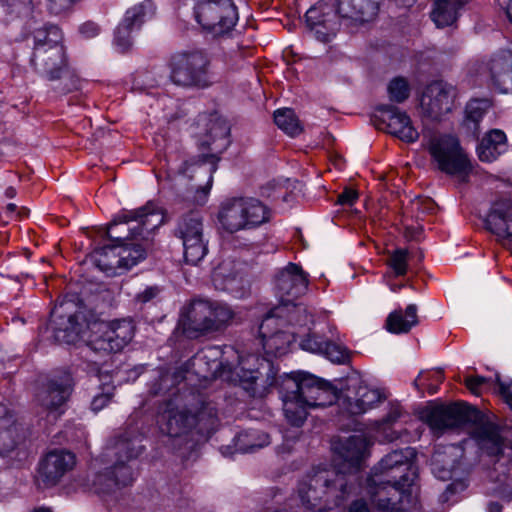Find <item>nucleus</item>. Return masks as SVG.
Masks as SVG:
<instances>
[{
  "label": "nucleus",
  "mask_w": 512,
  "mask_h": 512,
  "mask_svg": "<svg viewBox=\"0 0 512 512\" xmlns=\"http://www.w3.org/2000/svg\"><path fill=\"white\" fill-rule=\"evenodd\" d=\"M257 361L254 355L240 358L232 347L222 352L219 347L211 346L193 357L192 366L199 376L220 378L241 387L251 397H262L265 387L258 384L260 373L257 368H253Z\"/></svg>",
  "instance_id": "20e7f679"
},
{
  "label": "nucleus",
  "mask_w": 512,
  "mask_h": 512,
  "mask_svg": "<svg viewBox=\"0 0 512 512\" xmlns=\"http://www.w3.org/2000/svg\"><path fill=\"white\" fill-rule=\"evenodd\" d=\"M74 454L66 450H53L40 463L39 475L47 486H54L75 466Z\"/></svg>",
  "instance_id": "bb28decb"
},
{
  "label": "nucleus",
  "mask_w": 512,
  "mask_h": 512,
  "mask_svg": "<svg viewBox=\"0 0 512 512\" xmlns=\"http://www.w3.org/2000/svg\"><path fill=\"white\" fill-rule=\"evenodd\" d=\"M73 380L69 373H63L49 379L40 390L37 400L47 410H56L62 406L71 394Z\"/></svg>",
  "instance_id": "7c9ffc66"
},
{
  "label": "nucleus",
  "mask_w": 512,
  "mask_h": 512,
  "mask_svg": "<svg viewBox=\"0 0 512 512\" xmlns=\"http://www.w3.org/2000/svg\"><path fill=\"white\" fill-rule=\"evenodd\" d=\"M270 314L277 317L286 329L296 332V339L310 332L313 324V316L307 307L290 299L272 309Z\"/></svg>",
  "instance_id": "a878e982"
},
{
  "label": "nucleus",
  "mask_w": 512,
  "mask_h": 512,
  "mask_svg": "<svg viewBox=\"0 0 512 512\" xmlns=\"http://www.w3.org/2000/svg\"><path fill=\"white\" fill-rule=\"evenodd\" d=\"M466 488L467 483L464 479H453V481L447 486L445 492L443 493L442 500L448 501L451 495L462 492Z\"/></svg>",
  "instance_id": "3c124183"
},
{
  "label": "nucleus",
  "mask_w": 512,
  "mask_h": 512,
  "mask_svg": "<svg viewBox=\"0 0 512 512\" xmlns=\"http://www.w3.org/2000/svg\"><path fill=\"white\" fill-rule=\"evenodd\" d=\"M81 314L73 301L59 302L51 312L50 324L55 338L67 344L74 343L81 333Z\"/></svg>",
  "instance_id": "412c9836"
},
{
  "label": "nucleus",
  "mask_w": 512,
  "mask_h": 512,
  "mask_svg": "<svg viewBox=\"0 0 512 512\" xmlns=\"http://www.w3.org/2000/svg\"><path fill=\"white\" fill-rule=\"evenodd\" d=\"M158 294L157 287H147L143 292L139 293L136 297L137 301L146 303L155 298Z\"/></svg>",
  "instance_id": "bf43d9fd"
},
{
  "label": "nucleus",
  "mask_w": 512,
  "mask_h": 512,
  "mask_svg": "<svg viewBox=\"0 0 512 512\" xmlns=\"http://www.w3.org/2000/svg\"><path fill=\"white\" fill-rule=\"evenodd\" d=\"M485 224L504 246H512V201L495 203L486 216Z\"/></svg>",
  "instance_id": "c85d7f7f"
},
{
  "label": "nucleus",
  "mask_w": 512,
  "mask_h": 512,
  "mask_svg": "<svg viewBox=\"0 0 512 512\" xmlns=\"http://www.w3.org/2000/svg\"><path fill=\"white\" fill-rule=\"evenodd\" d=\"M380 0H337V13L343 19L366 22L373 19Z\"/></svg>",
  "instance_id": "72a5a7b5"
},
{
  "label": "nucleus",
  "mask_w": 512,
  "mask_h": 512,
  "mask_svg": "<svg viewBox=\"0 0 512 512\" xmlns=\"http://www.w3.org/2000/svg\"><path fill=\"white\" fill-rule=\"evenodd\" d=\"M202 217L197 211L183 215L176 228V236L182 240L184 258L187 263L196 265L207 253Z\"/></svg>",
  "instance_id": "2eb2a0df"
},
{
  "label": "nucleus",
  "mask_w": 512,
  "mask_h": 512,
  "mask_svg": "<svg viewBox=\"0 0 512 512\" xmlns=\"http://www.w3.org/2000/svg\"><path fill=\"white\" fill-rule=\"evenodd\" d=\"M259 334L263 349L268 356L280 357L288 353L296 341V332L286 329L278 318L270 313L262 320Z\"/></svg>",
  "instance_id": "aec40b11"
},
{
  "label": "nucleus",
  "mask_w": 512,
  "mask_h": 512,
  "mask_svg": "<svg viewBox=\"0 0 512 512\" xmlns=\"http://www.w3.org/2000/svg\"><path fill=\"white\" fill-rule=\"evenodd\" d=\"M468 2V0H436L434 9L431 13L432 20L437 27H446L453 24L459 10Z\"/></svg>",
  "instance_id": "58836bf2"
},
{
  "label": "nucleus",
  "mask_w": 512,
  "mask_h": 512,
  "mask_svg": "<svg viewBox=\"0 0 512 512\" xmlns=\"http://www.w3.org/2000/svg\"><path fill=\"white\" fill-rule=\"evenodd\" d=\"M134 326L131 320L122 319L97 325L88 346L95 352L112 353L121 351L133 338Z\"/></svg>",
  "instance_id": "dca6fc26"
},
{
  "label": "nucleus",
  "mask_w": 512,
  "mask_h": 512,
  "mask_svg": "<svg viewBox=\"0 0 512 512\" xmlns=\"http://www.w3.org/2000/svg\"><path fill=\"white\" fill-rule=\"evenodd\" d=\"M506 13H507L509 20L512 22V0L507 5Z\"/></svg>",
  "instance_id": "e2e57ef3"
},
{
  "label": "nucleus",
  "mask_w": 512,
  "mask_h": 512,
  "mask_svg": "<svg viewBox=\"0 0 512 512\" xmlns=\"http://www.w3.org/2000/svg\"><path fill=\"white\" fill-rule=\"evenodd\" d=\"M270 443L268 434L257 430L240 433L235 439L236 450L242 453L254 452Z\"/></svg>",
  "instance_id": "a19ab883"
},
{
  "label": "nucleus",
  "mask_w": 512,
  "mask_h": 512,
  "mask_svg": "<svg viewBox=\"0 0 512 512\" xmlns=\"http://www.w3.org/2000/svg\"><path fill=\"white\" fill-rule=\"evenodd\" d=\"M113 387L107 385L105 391L102 394L95 395L91 402V408L93 411L98 412L102 410L111 400Z\"/></svg>",
  "instance_id": "8fccbe9b"
},
{
  "label": "nucleus",
  "mask_w": 512,
  "mask_h": 512,
  "mask_svg": "<svg viewBox=\"0 0 512 512\" xmlns=\"http://www.w3.org/2000/svg\"><path fill=\"white\" fill-rule=\"evenodd\" d=\"M457 96L456 88L444 81H434L427 85L420 99L424 115L432 120H440L450 113Z\"/></svg>",
  "instance_id": "6ab92c4d"
},
{
  "label": "nucleus",
  "mask_w": 512,
  "mask_h": 512,
  "mask_svg": "<svg viewBox=\"0 0 512 512\" xmlns=\"http://www.w3.org/2000/svg\"><path fill=\"white\" fill-rule=\"evenodd\" d=\"M423 377V372H420V374L418 375V377L414 380L413 382V385L418 388L419 387V381L421 380V378Z\"/></svg>",
  "instance_id": "69168bd1"
},
{
  "label": "nucleus",
  "mask_w": 512,
  "mask_h": 512,
  "mask_svg": "<svg viewBox=\"0 0 512 512\" xmlns=\"http://www.w3.org/2000/svg\"><path fill=\"white\" fill-rule=\"evenodd\" d=\"M135 222L129 228L130 234L125 238L118 237L120 273L129 270L146 257L147 249L151 244V233L166 222V214L163 208L153 202L145 206L125 211L119 214L109 225L108 237L112 239L110 229L119 223Z\"/></svg>",
  "instance_id": "39448f33"
},
{
  "label": "nucleus",
  "mask_w": 512,
  "mask_h": 512,
  "mask_svg": "<svg viewBox=\"0 0 512 512\" xmlns=\"http://www.w3.org/2000/svg\"><path fill=\"white\" fill-rule=\"evenodd\" d=\"M218 219L222 227L230 232L253 229L270 219L268 208L253 197H237L221 204Z\"/></svg>",
  "instance_id": "9d476101"
},
{
  "label": "nucleus",
  "mask_w": 512,
  "mask_h": 512,
  "mask_svg": "<svg viewBox=\"0 0 512 512\" xmlns=\"http://www.w3.org/2000/svg\"><path fill=\"white\" fill-rule=\"evenodd\" d=\"M378 113L380 120L386 124L390 134L407 143L418 140L419 133L405 112L395 106L384 105L378 108Z\"/></svg>",
  "instance_id": "cd10ccee"
},
{
  "label": "nucleus",
  "mask_w": 512,
  "mask_h": 512,
  "mask_svg": "<svg viewBox=\"0 0 512 512\" xmlns=\"http://www.w3.org/2000/svg\"><path fill=\"white\" fill-rule=\"evenodd\" d=\"M489 70L493 85L502 93H512V52L504 50L495 54Z\"/></svg>",
  "instance_id": "473e14b6"
},
{
  "label": "nucleus",
  "mask_w": 512,
  "mask_h": 512,
  "mask_svg": "<svg viewBox=\"0 0 512 512\" xmlns=\"http://www.w3.org/2000/svg\"><path fill=\"white\" fill-rule=\"evenodd\" d=\"M20 6H21V4H20L19 2H17V3H13V4L11 5V11H10V12H11V13H12V12H19V8H20Z\"/></svg>",
  "instance_id": "0e129e2a"
},
{
  "label": "nucleus",
  "mask_w": 512,
  "mask_h": 512,
  "mask_svg": "<svg viewBox=\"0 0 512 512\" xmlns=\"http://www.w3.org/2000/svg\"><path fill=\"white\" fill-rule=\"evenodd\" d=\"M403 415V409L398 403H390L388 411L382 419L374 422L373 428L379 436L385 441H394L399 438V434L393 430V425Z\"/></svg>",
  "instance_id": "ea45409f"
},
{
  "label": "nucleus",
  "mask_w": 512,
  "mask_h": 512,
  "mask_svg": "<svg viewBox=\"0 0 512 512\" xmlns=\"http://www.w3.org/2000/svg\"><path fill=\"white\" fill-rule=\"evenodd\" d=\"M234 267L228 261L219 264L212 273V282L217 290L226 291L235 298H242L248 293L249 283Z\"/></svg>",
  "instance_id": "c756f323"
},
{
  "label": "nucleus",
  "mask_w": 512,
  "mask_h": 512,
  "mask_svg": "<svg viewBox=\"0 0 512 512\" xmlns=\"http://www.w3.org/2000/svg\"><path fill=\"white\" fill-rule=\"evenodd\" d=\"M459 450L455 446L448 447L445 451H436L432 457V472L440 480L453 479L457 473L459 462L456 457L459 456Z\"/></svg>",
  "instance_id": "f704fd0d"
},
{
  "label": "nucleus",
  "mask_w": 512,
  "mask_h": 512,
  "mask_svg": "<svg viewBox=\"0 0 512 512\" xmlns=\"http://www.w3.org/2000/svg\"><path fill=\"white\" fill-rule=\"evenodd\" d=\"M210 63L202 50L176 52L169 59V79L181 87H207L211 83Z\"/></svg>",
  "instance_id": "9b49d317"
},
{
  "label": "nucleus",
  "mask_w": 512,
  "mask_h": 512,
  "mask_svg": "<svg viewBox=\"0 0 512 512\" xmlns=\"http://www.w3.org/2000/svg\"><path fill=\"white\" fill-rule=\"evenodd\" d=\"M141 439L138 436H121L111 440L106 446L103 456L114 466L129 465L142 452Z\"/></svg>",
  "instance_id": "2f4dec72"
},
{
  "label": "nucleus",
  "mask_w": 512,
  "mask_h": 512,
  "mask_svg": "<svg viewBox=\"0 0 512 512\" xmlns=\"http://www.w3.org/2000/svg\"><path fill=\"white\" fill-rule=\"evenodd\" d=\"M298 338L300 339L299 346L301 349L315 354H322L325 341L321 337L307 332L304 336Z\"/></svg>",
  "instance_id": "09e8293b"
},
{
  "label": "nucleus",
  "mask_w": 512,
  "mask_h": 512,
  "mask_svg": "<svg viewBox=\"0 0 512 512\" xmlns=\"http://www.w3.org/2000/svg\"><path fill=\"white\" fill-rule=\"evenodd\" d=\"M388 93L392 101L401 103L409 96V85L404 78H395L388 85Z\"/></svg>",
  "instance_id": "49530a36"
},
{
  "label": "nucleus",
  "mask_w": 512,
  "mask_h": 512,
  "mask_svg": "<svg viewBox=\"0 0 512 512\" xmlns=\"http://www.w3.org/2000/svg\"><path fill=\"white\" fill-rule=\"evenodd\" d=\"M235 317V311L227 303L198 299L192 301L182 314L176 330L187 338L196 339L223 332L232 325Z\"/></svg>",
  "instance_id": "1a4fd4ad"
},
{
  "label": "nucleus",
  "mask_w": 512,
  "mask_h": 512,
  "mask_svg": "<svg viewBox=\"0 0 512 512\" xmlns=\"http://www.w3.org/2000/svg\"><path fill=\"white\" fill-rule=\"evenodd\" d=\"M79 32L83 37L90 39L99 34L100 28L94 22H86L80 26Z\"/></svg>",
  "instance_id": "864d4df0"
},
{
  "label": "nucleus",
  "mask_w": 512,
  "mask_h": 512,
  "mask_svg": "<svg viewBox=\"0 0 512 512\" xmlns=\"http://www.w3.org/2000/svg\"><path fill=\"white\" fill-rule=\"evenodd\" d=\"M487 382V379L482 376H470L465 379L467 388L474 394H478V389Z\"/></svg>",
  "instance_id": "6e6d98bb"
},
{
  "label": "nucleus",
  "mask_w": 512,
  "mask_h": 512,
  "mask_svg": "<svg viewBox=\"0 0 512 512\" xmlns=\"http://www.w3.org/2000/svg\"><path fill=\"white\" fill-rule=\"evenodd\" d=\"M489 512H501V506L498 503H490Z\"/></svg>",
  "instance_id": "680f3d73"
},
{
  "label": "nucleus",
  "mask_w": 512,
  "mask_h": 512,
  "mask_svg": "<svg viewBox=\"0 0 512 512\" xmlns=\"http://www.w3.org/2000/svg\"><path fill=\"white\" fill-rule=\"evenodd\" d=\"M47 7L53 14H60L68 9L77 1V0H46Z\"/></svg>",
  "instance_id": "603ef678"
},
{
  "label": "nucleus",
  "mask_w": 512,
  "mask_h": 512,
  "mask_svg": "<svg viewBox=\"0 0 512 512\" xmlns=\"http://www.w3.org/2000/svg\"><path fill=\"white\" fill-rule=\"evenodd\" d=\"M33 37L35 45L30 62L36 72L51 81L60 79L65 74L69 77L70 84L64 88V91L70 92L77 89L78 78L66 70V53L61 43L60 29L54 25L37 29Z\"/></svg>",
  "instance_id": "6e6552de"
},
{
  "label": "nucleus",
  "mask_w": 512,
  "mask_h": 512,
  "mask_svg": "<svg viewBox=\"0 0 512 512\" xmlns=\"http://www.w3.org/2000/svg\"><path fill=\"white\" fill-rule=\"evenodd\" d=\"M418 323L417 306L409 304L405 311L399 309L391 312L386 320V328L394 334L408 333Z\"/></svg>",
  "instance_id": "4c0bfd02"
},
{
  "label": "nucleus",
  "mask_w": 512,
  "mask_h": 512,
  "mask_svg": "<svg viewBox=\"0 0 512 512\" xmlns=\"http://www.w3.org/2000/svg\"><path fill=\"white\" fill-rule=\"evenodd\" d=\"M230 127L228 123L219 117H211L207 124V133L205 139L200 143L202 146L208 147L212 153L203 155L199 161L185 162L180 172L188 177L193 178V173L208 175V181L205 186L193 187L187 192L185 199L194 205H203L212 185V174L217 170L219 161L218 154L222 153L230 144L229 140Z\"/></svg>",
  "instance_id": "0eeeda50"
},
{
  "label": "nucleus",
  "mask_w": 512,
  "mask_h": 512,
  "mask_svg": "<svg viewBox=\"0 0 512 512\" xmlns=\"http://www.w3.org/2000/svg\"><path fill=\"white\" fill-rule=\"evenodd\" d=\"M415 456V450L411 447L393 451L374 467L372 476L390 479L395 483H402L404 486H413L416 469L412 462Z\"/></svg>",
  "instance_id": "f3484780"
},
{
  "label": "nucleus",
  "mask_w": 512,
  "mask_h": 512,
  "mask_svg": "<svg viewBox=\"0 0 512 512\" xmlns=\"http://www.w3.org/2000/svg\"><path fill=\"white\" fill-rule=\"evenodd\" d=\"M496 381L499 385V393L502 395V397L505 399L506 403L512 409V383L506 384V383L502 382L498 375L496 376Z\"/></svg>",
  "instance_id": "5fc2aeb1"
},
{
  "label": "nucleus",
  "mask_w": 512,
  "mask_h": 512,
  "mask_svg": "<svg viewBox=\"0 0 512 512\" xmlns=\"http://www.w3.org/2000/svg\"><path fill=\"white\" fill-rule=\"evenodd\" d=\"M385 400L380 390L358 383L349 385L338 398V408L342 417L366 413Z\"/></svg>",
  "instance_id": "a211bd4d"
},
{
  "label": "nucleus",
  "mask_w": 512,
  "mask_h": 512,
  "mask_svg": "<svg viewBox=\"0 0 512 512\" xmlns=\"http://www.w3.org/2000/svg\"><path fill=\"white\" fill-rule=\"evenodd\" d=\"M367 493L371 502L381 511L405 510L415 502L412 486H404L379 476L368 478Z\"/></svg>",
  "instance_id": "f8f14e48"
},
{
  "label": "nucleus",
  "mask_w": 512,
  "mask_h": 512,
  "mask_svg": "<svg viewBox=\"0 0 512 512\" xmlns=\"http://www.w3.org/2000/svg\"><path fill=\"white\" fill-rule=\"evenodd\" d=\"M156 7L151 0L131 7L125 13L122 22L115 31L114 43L116 47L125 52L132 46V33L139 30L141 25L155 15Z\"/></svg>",
  "instance_id": "4be33fe9"
},
{
  "label": "nucleus",
  "mask_w": 512,
  "mask_h": 512,
  "mask_svg": "<svg viewBox=\"0 0 512 512\" xmlns=\"http://www.w3.org/2000/svg\"><path fill=\"white\" fill-rule=\"evenodd\" d=\"M32 512H52L51 509L49 508H46V507H40V508H36L34 509Z\"/></svg>",
  "instance_id": "338daca9"
},
{
  "label": "nucleus",
  "mask_w": 512,
  "mask_h": 512,
  "mask_svg": "<svg viewBox=\"0 0 512 512\" xmlns=\"http://www.w3.org/2000/svg\"><path fill=\"white\" fill-rule=\"evenodd\" d=\"M305 17L309 30L321 42H329L339 30L340 16L327 3H318L311 7Z\"/></svg>",
  "instance_id": "393cba45"
},
{
  "label": "nucleus",
  "mask_w": 512,
  "mask_h": 512,
  "mask_svg": "<svg viewBox=\"0 0 512 512\" xmlns=\"http://www.w3.org/2000/svg\"><path fill=\"white\" fill-rule=\"evenodd\" d=\"M308 283V274L303 271L302 267L295 263H289L275 274L274 290L280 297L281 303H284L287 299L293 301L305 294Z\"/></svg>",
  "instance_id": "b1692460"
},
{
  "label": "nucleus",
  "mask_w": 512,
  "mask_h": 512,
  "mask_svg": "<svg viewBox=\"0 0 512 512\" xmlns=\"http://www.w3.org/2000/svg\"><path fill=\"white\" fill-rule=\"evenodd\" d=\"M408 251L406 249H396L392 252L389 265L397 276L406 274L408 267Z\"/></svg>",
  "instance_id": "de8ad7c7"
},
{
  "label": "nucleus",
  "mask_w": 512,
  "mask_h": 512,
  "mask_svg": "<svg viewBox=\"0 0 512 512\" xmlns=\"http://www.w3.org/2000/svg\"><path fill=\"white\" fill-rule=\"evenodd\" d=\"M428 150L437 167L447 174H462L470 170V162L459 141L452 135H441L430 140Z\"/></svg>",
  "instance_id": "4468645a"
},
{
  "label": "nucleus",
  "mask_w": 512,
  "mask_h": 512,
  "mask_svg": "<svg viewBox=\"0 0 512 512\" xmlns=\"http://www.w3.org/2000/svg\"><path fill=\"white\" fill-rule=\"evenodd\" d=\"M490 103L485 99L471 100L465 109V125L473 131V134L478 133V124L488 110Z\"/></svg>",
  "instance_id": "c03bdc74"
},
{
  "label": "nucleus",
  "mask_w": 512,
  "mask_h": 512,
  "mask_svg": "<svg viewBox=\"0 0 512 512\" xmlns=\"http://www.w3.org/2000/svg\"><path fill=\"white\" fill-rule=\"evenodd\" d=\"M195 17L203 29L214 35L229 32L238 21V9L233 0H199Z\"/></svg>",
  "instance_id": "ddd939ff"
},
{
  "label": "nucleus",
  "mask_w": 512,
  "mask_h": 512,
  "mask_svg": "<svg viewBox=\"0 0 512 512\" xmlns=\"http://www.w3.org/2000/svg\"><path fill=\"white\" fill-rule=\"evenodd\" d=\"M357 197L358 195L355 190L345 189L341 194H339L337 203L340 205L351 206L356 201Z\"/></svg>",
  "instance_id": "4d7b16f0"
},
{
  "label": "nucleus",
  "mask_w": 512,
  "mask_h": 512,
  "mask_svg": "<svg viewBox=\"0 0 512 512\" xmlns=\"http://www.w3.org/2000/svg\"><path fill=\"white\" fill-rule=\"evenodd\" d=\"M345 512H370V507L364 499L353 500Z\"/></svg>",
  "instance_id": "13d9d810"
},
{
  "label": "nucleus",
  "mask_w": 512,
  "mask_h": 512,
  "mask_svg": "<svg viewBox=\"0 0 512 512\" xmlns=\"http://www.w3.org/2000/svg\"><path fill=\"white\" fill-rule=\"evenodd\" d=\"M339 397L340 394L330 384L309 373H294L283 382V410L293 426L299 427L304 423L308 408L324 407L334 402L338 405Z\"/></svg>",
  "instance_id": "423d86ee"
},
{
  "label": "nucleus",
  "mask_w": 512,
  "mask_h": 512,
  "mask_svg": "<svg viewBox=\"0 0 512 512\" xmlns=\"http://www.w3.org/2000/svg\"><path fill=\"white\" fill-rule=\"evenodd\" d=\"M120 256L119 242L115 238L113 244L96 249L92 253L91 258L96 267L107 275L113 276L120 274Z\"/></svg>",
  "instance_id": "e433bc0d"
},
{
  "label": "nucleus",
  "mask_w": 512,
  "mask_h": 512,
  "mask_svg": "<svg viewBox=\"0 0 512 512\" xmlns=\"http://www.w3.org/2000/svg\"><path fill=\"white\" fill-rule=\"evenodd\" d=\"M426 423L434 433L441 434L446 430L459 429L470 426V434L479 449L488 456L503 457L507 448L512 450L505 442L500 428L484 420L483 415L475 407L466 403H453L439 405L431 408L424 415Z\"/></svg>",
  "instance_id": "7ed1b4c3"
},
{
  "label": "nucleus",
  "mask_w": 512,
  "mask_h": 512,
  "mask_svg": "<svg viewBox=\"0 0 512 512\" xmlns=\"http://www.w3.org/2000/svg\"><path fill=\"white\" fill-rule=\"evenodd\" d=\"M369 441L363 434L352 435L341 443L338 453L348 472L335 467H317L298 484L301 506L309 512H326L343 505L355 490L354 473L368 454Z\"/></svg>",
  "instance_id": "f257e3e1"
},
{
  "label": "nucleus",
  "mask_w": 512,
  "mask_h": 512,
  "mask_svg": "<svg viewBox=\"0 0 512 512\" xmlns=\"http://www.w3.org/2000/svg\"><path fill=\"white\" fill-rule=\"evenodd\" d=\"M274 122L287 135L295 137L302 131L294 111L289 108L278 109L274 112Z\"/></svg>",
  "instance_id": "37998d69"
},
{
  "label": "nucleus",
  "mask_w": 512,
  "mask_h": 512,
  "mask_svg": "<svg viewBox=\"0 0 512 512\" xmlns=\"http://www.w3.org/2000/svg\"><path fill=\"white\" fill-rule=\"evenodd\" d=\"M322 355H324L331 362L338 364L346 363L349 360L348 350L345 347L331 341H325Z\"/></svg>",
  "instance_id": "a18cd8bd"
},
{
  "label": "nucleus",
  "mask_w": 512,
  "mask_h": 512,
  "mask_svg": "<svg viewBox=\"0 0 512 512\" xmlns=\"http://www.w3.org/2000/svg\"><path fill=\"white\" fill-rule=\"evenodd\" d=\"M18 436V427L13 416L5 412L0 417V454H4L14 448Z\"/></svg>",
  "instance_id": "79ce46f5"
},
{
  "label": "nucleus",
  "mask_w": 512,
  "mask_h": 512,
  "mask_svg": "<svg viewBox=\"0 0 512 512\" xmlns=\"http://www.w3.org/2000/svg\"><path fill=\"white\" fill-rule=\"evenodd\" d=\"M430 379L438 381V382H442L443 381L442 371L437 370V371L433 372V376Z\"/></svg>",
  "instance_id": "052dcab7"
},
{
  "label": "nucleus",
  "mask_w": 512,
  "mask_h": 512,
  "mask_svg": "<svg viewBox=\"0 0 512 512\" xmlns=\"http://www.w3.org/2000/svg\"><path fill=\"white\" fill-rule=\"evenodd\" d=\"M216 422L215 407L201 399L182 407L168 403L157 417L159 431L166 438L164 444L183 456L194 448L196 437L208 434Z\"/></svg>",
  "instance_id": "f03ea898"
},
{
  "label": "nucleus",
  "mask_w": 512,
  "mask_h": 512,
  "mask_svg": "<svg viewBox=\"0 0 512 512\" xmlns=\"http://www.w3.org/2000/svg\"><path fill=\"white\" fill-rule=\"evenodd\" d=\"M428 390H429L430 394H435L437 392L438 388L435 385H429Z\"/></svg>",
  "instance_id": "774afa93"
},
{
  "label": "nucleus",
  "mask_w": 512,
  "mask_h": 512,
  "mask_svg": "<svg viewBox=\"0 0 512 512\" xmlns=\"http://www.w3.org/2000/svg\"><path fill=\"white\" fill-rule=\"evenodd\" d=\"M132 481L133 472L129 465H111L88 479L87 488L102 497H109L116 495Z\"/></svg>",
  "instance_id": "5701e85b"
},
{
  "label": "nucleus",
  "mask_w": 512,
  "mask_h": 512,
  "mask_svg": "<svg viewBox=\"0 0 512 512\" xmlns=\"http://www.w3.org/2000/svg\"><path fill=\"white\" fill-rule=\"evenodd\" d=\"M507 149L506 135L499 129L491 130L477 147L478 157L484 162H493Z\"/></svg>",
  "instance_id": "c9c22d12"
}]
</instances>
